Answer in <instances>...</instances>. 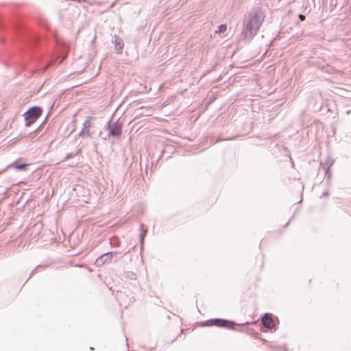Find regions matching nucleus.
I'll return each mask as SVG.
<instances>
[{
	"label": "nucleus",
	"mask_w": 351,
	"mask_h": 351,
	"mask_svg": "<svg viewBox=\"0 0 351 351\" xmlns=\"http://www.w3.org/2000/svg\"><path fill=\"white\" fill-rule=\"evenodd\" d=\"M125 278L130 279V280H136V275L135 273H134L133 271H126L125 273Z\"/></svg>",
	"instance_id": "dca6fc26"
},
{
	"label": "nucleus",
	"mask_w": 351,
	"mask_h": 351,
	"mask_svg": "<svg viewBox=\"0 0 351 351\" xmlns=\"http://www.w3.org/2000/svg\"><path fill=\"white\" fill-rule=\"evenodd\" d=\"M176 339V338L173 339L172 341H171V343H173V341H175Z\"/></svg>",
	"instance_id": "473e14b6"
},
{
	"label": "nucleus",
	"mask_w": 351,
	"mask_h": 351,
	"mask_svg": "<svg viewBox=\"0 0 351 351\" xmlns=\"http://www.w3.org/2000/svg\"><path fill=\"white\" fill-rule=\"evenodd\" d=\"M110 245L112 247H117L120 245V241L117 236L113 235L110 238Z\"/></svg>",
	"instance_id": "ddd939ff"
},
{
	"label": "nucleus",
	"mask_w": 351,
	"mask_h": 351,
	"mask_svg": "<svg viewBox=\"0 0 351 351\" xmlns=\"http://www.w3.org/2000/svg\"><path fill=\"white\" fill-rule=\"evenodd\" d=\"M108 253H110L111 254L110 256L112 257V258H113L114 256L119 254L120 252H117V251H112V252H108Z\"/></svg>",
	"instance_id": "412c9836"
},
{
	"label": "nucleus",
	"mask_w": 351,
	"mask_h": 351,
	"mask_svg": "<svg viewBox=\"0 0 351 351\" xmlns=\"http://www.w3.org/2000/svg\"><path fill=\"white\" fill-rule=\"evenodd\" d=\"M75 156V152H71L66 154V158H70Z\"/></svg>",
	"instance_id": "4be33fe9"
},
{
	"label": "nucleus",
	"mask_w": 351,
	"mask_h": 351,
	"mask_svg": "<svg viewBox=\"0 0 351 351\" xmlns=\"http://www.w3.org/2000/svg\"><path fill=\"white\" fill-rule=\"evenodd\" d=\"M42 112L43 109L40 106H34L29 108L23 114L25 125L26 127L32 125L41 116Z\"/></svg>",
	"instance_id": "20e7f679"
},
{
	"label": "nucleus",
	"mask_w": 351,
	"mask_h": 351,
	"mask_svg": "<svg viewBox=\"0 0 351 351\" xmlns=\"http://www.w3.org/2000/svg\"><path fill=\"white\" fill-rule=\"evenodd\" d=\"M7 192H8V189L0 191V202L3 200L6 197Z\"/></svg>",
	"instance_id": "6ab92c4d"
},
{
	"label": "nucleus",
	"mask_w": 351,
	"mask_h": 351,
	"mask_svg": "<svg viewBox=\"0 0 351 351\" xmlns=\"http://www.w3.org/2000/svg\"><path fill=\"white\" fill-rule=\"evenodd\" d=\"M111 254L105 252L100 255L95 261V265L97 267H101L104 265L105 263H110L112 260L110 256Z\"/></svg>",
	"instance_id": "0eeeda50"
},
{
	"label": "nucleus",
	"mask_w": 351,
	"mask_h": 351,
	"mask_svg": "<svg viewBox=\"0 0 351 351\" xmlns=\"http://www.w3.org/2000/svg\"><path fill=\"white\" fill-rule=\"evenodd\" d=\"M298 18L301 20V21H304L305 19V15L302 14H298Z\"/></svg>",
	"instance_id": "5701e85b"
},
{
	"label": "nucleus",
	"mask_w": 351,
	"mask_h": 351,
	"mask_svg": "<svg viewBox=\"0 0 351 351\" xmlns=\"http://www.w3.org/2000/svg\"><path fill=\"white\" fill-rule=\"evenodd\" d=\"M114 40L113 43L114 44V49L116 51V53L118 54L122 53V49L124 47V42L123 40L120 38L117 35L114 36Z\"/></svg>",
	"instance_id": "1a4fd4ad"
},
{
	"label": "nucleus",
	"mask_w": 351,
	"mask_h": 351,
	"mask_svg": "<svg viewBox=\"0 0 351 351\" xmlns=\"http://www.w3.org/2000/svg\"><path fill=\"white\" fill-rule=\"evenodd\" d=\"M293 219V217H291V218L288 221V222L285 225V226H284V227H285V228H287V227L289 226V223L291 222V221Z\"/></svg>",
	"instance_id": "a878e982"
},
{
	"label": "nucleus",
	"mask_w": 351,
	"mask_h": 351,
	"mask_svg": "<svg viewBox=\"0 0 351 351\" xmlns=\"http://www.w3.org/2000/svg\"><path fill=\"white\" fill-rule=\"evenodd\" d=\"M147 231V230L146 228H144V225L143 223H141L140 234H139V242L140 243H143V242H144V238L145 237Z\"/></svg>",
	"instance_id": "9d476101"
},
{
	"label": "nucleus",
	"mask_w": 351,
	"mask_h": 351,
	"mask_svg": "<svg viewBox=\"0 0 351 351\" xmlns=\"http://www.w3.org/2000/svg\"><path fill=\"white\" fill-rule=\"evenodd\" d=\"M92 119H93V117L90 116L87 117L86 120L84 121L82 128H84L85 130H90V128H92V126H93V123L90 122V120Z\"/></svg>",
	"instance_id": "9b49d317"
},
{
	"label": "nucleus",
	"mask_w": 351,
	"mask_h": 351,
	"mask_svg": "<svg viewBox=\"0 0 351 351\" xmlns=\"http://www.w3.org/2000/svg\"><path fill=\"white\" fill-rule=\"evenodd\" d=\"M227 29L226 24H221L218 26L217 29L215 30L216 34L223 33Z\"/></svg>",
	"instance_id": "2eb2a0df"
},
{
	"label": "nucleus",
	"mask_w": 351,
	"mask_h": 351,
	"mask_svg": "<svg viewBox=\"0 0 351 351\" xmlns=\"http://www.w3.org/2000/svg\"><path fill=\"white\" fill-rule=\"evenodd\" d=\"M329 195V192L328 191H324L323 193H322V197H326V196H328Z\"/></svg>",
	"instance_id": "393cba45"
},
{
	"label": "nucleus",
	"mask_w": 351,
	"mask_h": 351,
	"mask_svg": "<svg viewBox=\"0 0 351 351\" xmlns=\"http://www.w3.org/2000/svg\"><path fill=\"white\" fill-rule=\"evenodd\" d=\"M334 162V159H332L330 156H328L324 162V168L330 169V167L333 165Z\"/></svg>",
	"instance_id": "f8f14e48"
},
{
	"label": "nucleus",
	"mask_w": 351,
	"mask_h": 351,
	"mask_svg": "<svg viewBox=\"0 0 351 351\" xmlns=\"http://www.w3.org/2000/svg\"><path fill=\"white\" fill-rule=\"evenodd\" d=\"M246 332L250 335L255 337L256 339H260V333H258V332L252 330L250 329H248Z\"/></svg>",
	"instance_id": "a211bd4d"
},
{
	"label": "nucleus",
	"mask_w": 351,
	"mask_h": 351,
	"mask_svg": "<svg viewBox=\"0 0 351 351\" xmlns=\"http://www.w3.org/2000/svg\"><path fill=\"white\" fill-rule=\"evenodd\" d=\"M261 323L263 328H265V330L263 329V331L268 330L272 332L275 331L277 328L276 325L278 324V319L271 313H266L261 317Z\"/></svg>",
	"instance_id": "39448f33"
},
{
	"label": "nucleus",
	"mask_w": 351,
	"mask_h": 351,
	"mask_svg": "<svg viewBox=\"0 0 351 351\" xmlns=\"http://www.w3.org/2000/svg\"><path fill=\"white\" fill-rule=\"evenodd\" d=\"M143 246H144V242L142 243H140V249H141V251L143 250Z\"/></svg>",
	"instance_id": "bb28decb"
},
{
	"label": "nucleus",
	"mask_w": 351,
	"mask_h": 351,
	"mask_svg": "<svg viewBox=\"0 0 351 351\" xmlns=\"http://www.w3.org/2000/svg\"><path fill=\"white\" fill-rule=\"evenodd\" d=\"M0 30H10L12 36H16L19 40L32 47L38 46L44 40L41 35L22 25L19 21L13 22L10 27H8L6 22L0 18Z\"/></svg>",
	"instance_id": "f257e3e1"
},
{
	"label": "nucleus",
	"mask_w": 351,
	"mask_h": 351,
	"mask_svg": "<svg viewBox=\"0 0 351 351\" xmlns=\"http://www.w3.org/2000/svg\"><path fill=\"white\" fill-rule=\"evenodd\" d=\"M128 252H129V250H128V251H127V252H124V254H127V253H128Z\"/></svg>",
	"instance_id": "72a5a7b5"
},
{
	"label": "nucleus",
	"mask_w": 351,
	"mask_h": 351,
	"mask_svg": "<svg viewBox=\"0 0 351 351\" xmlns=\"http://www.w3.org/2000/svg\"><path fill=\"white\" fill-rule=\"evenodd\" d=\"M277 38H278V36H277L276 37H275V38H274L271 41V43H270V44H269V45H272V43H273V42H274V40H276Z\"/></svg>",
	"instance_id": "cd10ccee"
},
{
	"label": "nucleus",
	"mask_w": 351,
	"mask_h": 351,
	"mask_svg": "<svg viewBox=\"0 0 351 351\" xmlns=\"http://www.w3.org/2000/svg\"><path fill=\"white\" fill-rule=\"evenodd\" d=\"M123 123L120 121L119 119L112 123L110 119L107 123V130H108V135L114 138H119L121 136L123 132Z\"/></svg>",
	"instance_id": "423d86ee"
},
{
	"label": "nucleus",
	"mask_w": 351,
	"mask_h": 351,
	"mask_svg": "<svg viewBox=\"0 0 351 351\" xmlns=\"http://www.w3.org/2000/svg\"><path fill=\"white\" fill-rule=\"evenodd\" d=\"M201 326H216L218 328H223L229 330H234L237 331H243L241 328H236V323L232 320H229L223 318H212L207 319L201 323Z\"/></svg>",
	"instance_id": "7ed1b4c3"
},
{
	"label": "nucleus",
	"mask_w": 351,
	"mask_h": 351,
	"mask_svg": "<svg viewBox=\"0 0 351 351\" xmlns=\"http://www.w3.org/2000/svg\"><path fill=\"white\" fill-rule=\"evenodd\" d=\"M89 349H90V350H94V348H93V347H92V346H90V347L89 348Z\"/></svg>",
	"instance_id": "7c9ffc66"
},
{
	"label": "nucleus",
	"mask_w": 351,
	"mask_h": 351,
	"mask_svg": "<svg viewBox=\"0 0 351 351\" xmlns=\"http://www.w3.org/2000/svg\"><path fill=\"white\" fill-rule=\"evenodd\" d=\"M264 14L260 10L250 13L246 22H243V27L241 32V39L245 43H250L257 34L263 20Z\"/></svg>",
	"instance_id": "f03ea898"
},
{
	"label": "nucleus",
	"mask_w": 351,
	"mask_h": 351,
	"mask_svg": "<svg viewBox=\"0 0 351 351\" xmlns=\"http://www.w3.org/2000/svg\"><path fill=\"white\" fill-rule=\"evenodd\" d=\"M325 177L326 178L327 182H329L332 178V171L330 169L325 168Z\"/></svg>",
	"instance_id": "f3484780"
},
{
	"label": "nucleus",
	"mask_w": 351,
	"mask_h": 351,
	"mask_svg": "<svg viewBox=\"0 0 351 351\" xmlns=\"http://www.w3.org/2000/svg\"><path fill=\"white\" fill-rule=\"evenodd\" d=\"M91 135L89 130H85L84 128H82V130L78 133V136L80 137H90Z\"/></svg>",
	"instance_id": "4468645a"
},
{
	"label": "nucleus",
	"mask_w": 351,
	"mask_h": 351,
	"mask_svg": "<svg viewBox=\"0 0 351 351\" xmlns=\"http://www.w3.org/2000/svg\"><path fill=\"white\" fill-rule=\"evenodd\" d=\"M163 153H164V150H162L160 156L158 158V160L162 156Z\"/></svg>",
	"instance_id": "c85d7f7f"
},
{
	"label": "nucleus",
	"mask_w": 351,
	"mask_h": 351,
	"mask_svg": "<svg viewBox=\"0 0 351 351\" xmlns=\"http://www.w3.org/2000/svg\"><path fill=\"white\" fill-rule=\"evenodd\" d=\"M29 165V163L21 162L19 160H17L11 163L8 167L14 168L17 171H25Z\"/></svg>",
	"instance_id": "6e6552de"
},
{
	"label": "nucleus",
	"mask_w": 351,
	"mask_h": 351,
	"mask_svg": "<svg viewBox=\"0 0 351 351\" xmlns=\"http://www.w3.org/2000/svg\"><path fill=\"white\" fill-rule=\"evenodd\" d=\"M247 324H249L248 322H245V324H243V325H247ZM241 326H242V324H241Z\"/></svg>",
	"instance_id": "2f4dec72"
},
{
	"label": "nucleus",
	"mask_w": 351,
	"mask_h": 351,
	"mask_svg": "<svg viewBox=\"0 0 351 351\" xmlns=\"http://www.w3.org/2000/svg\"><path fill=\"white\" fill-rule=\"evenodd\" d=\"M81 152H82V148L77 149V150L76 152H75V156L80 154L81 153Z\"/></svg>",
	"instance_id": "b1692460"
},
{
	"label": "nucleus",
	"mask_w": 351,
	"mask_h": 351,
	"mask_svg": "<svg viewBox=\"0 0 351 351\" xmlns=\"http://www.w3.org/2000/svg\"><path fill=\"white\" fill-rule=\"evenodd\" d=\"M219 139H217L215 143L218 142Z\"/></svg>",
	"instance_id": "f704fd0d"
},
{
	"label": "nucleus",
	"mask_w": 351,
	"mask_h": 351,
	"mask_svg": "<svg viewBox=\"0 0 351 351\" xmlns=\"http://www.w3.org/2000/svg\"><path fill=\"white\" fill-rule=\"evenodd\" d=\"M39 267H41V265H38V266H36L31 272L29 278H27V281L32 276H34L36 272H37V270Z\"/></svg>",
	"instance_id": "aec40b11"
},
{
	"label": "nucleus",
	"mask_w": 351,
	"mask_h": 351,
	"mask_svg": "<svg viewBox=\"0 0 351 351\" xmlns=\"http://www.w3.org/2000/svg\"><path fill=\"white\" fill-rule=\"evenodd\" d=\"M0 41H1V43H3V42H4V38H1H1H0Z\"/></svg>",
	"instance_id": "c756f323"
}]
</instances>
